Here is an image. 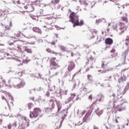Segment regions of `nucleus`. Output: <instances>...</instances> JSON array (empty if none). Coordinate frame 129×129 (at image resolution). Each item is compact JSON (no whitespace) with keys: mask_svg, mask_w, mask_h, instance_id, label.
I'll return each mask as SVG.
<instances>
[{"mask_svg":"<svg viewBox=\"0 0 129 129\" xmlns=\"http://www.w3.org/2000/svg\"><path fill=\"white\" fill-rule=\"evenodd\" d=\"M110 97H111L112 100H110L109 101V104H108V107H107L108 109H112V112L113 113L114 112V106L117 103V102H116L114 100V97H115V94L113 93L112 95H110Z\"/></svg>","mask_w":129,"mask_h":129,"instance_id":"obj_3","label":"nucleus"},{"mask_svg":"<svg viewBox=\"0 0 129 129\" xmlns=\"http://www.w3.org/2000/svg\"><path fill=\"white\" fill-rule=\"evenodd\" d=\"M55 101L57 107V112L58 113H60L61 112V108H62V104H61V103H60V101L55 100Z\"/></svg>","mask_w":129,"mask_h":129,"instance_id":"obj_20","label":"nucleus"},{"mask_svg":"<svg viewBox=\"0 0 129 129\" xmlns=\"http://www.w3.org/2000/svg\"><path fill=\"white\" fill-rule=\"evenodd\" d=\"M24 51H26L27 53H29V54H32V51L30 48H28V47H25Z\"/></svg>","mask_w":129,"mask_h":129,"instance_id":"obj_30","label":"nucleus"},{"mask_svg":"<svg viewBox=\"0 0 129 129\" xmlns=\"http://www.w3.org/2000/svg\"><path fill=\"white\" fill-rule=\"evenodd\" d=\"M118 28V25H116L115 26L114 25L113 26V29L114 30V31H116V32H117Z\"/></svg>","mask_w":129,"mask_h":129,"instance_id":"obj_41","label":"nucleus"},{"mask_svg":"<svg viewBox=\"0 0 129 129\" xmlns=\"http://www.w3.org/2000/svg\"><path fill=\"white\" fill-rule=\"evenodd\" d=\"M56 42H57V41L55 40V41H52V42H50V44H51V45H55Z\"/></svg>","mask_w":129,"mask_h":129,"instance_id":"obj_55","label":"nucleus"},{"mask_svg":"<svg viewBox=\"0 0 129 129\" xmlns=\"http://www.w3.org/2000/svg\"><path fill=\"white\" fill-rule=\"evenodd\" d=\"M41 110L40 108H35L33 110V111H30V114H29V117L30 118H32L33 119H35L36 118V120H35L37 121L39 119V118H38V116L40 115V113L41 112Z\"/></svg>","mask_w":129,"mask_h":129,"instance_id":"obj_2","label":"nucleus"},{"mask_svg":"<svg viewBox=\"0 0 129 129\" xmlns=\"http://www.w3.org/2000/svg\"><path fill=\"white\" fill-rule=\"evenodd\" d=\"M102 41V37L99 36L97 37V41L95 42V44H97Z\"/></svg>","mask_w":129,"mask_h":129,"instance_id":"obj_27","label":"nucleus"},{"mask_svg":"<svg viewBox=\"0 0 129 129\" xmlns=\"http://www.w3.org/2000/svg\"><path fill=\"white\" fill-rule=\"evenodd\" d=\"M12 125L11 123H9L8 125H7V127L8 129H12Z\"/></svg>","mask_w":129,"mask_h":129,"instance_id":"obj_49","label":"nucleus"},{"mask_svg":"<svg viewBox=\"0 0 129 129\" xmlns=\"http://www.w3.org/2000/svg\"><path fill=\"white\" fill-rule=\"evenodd\" d=\"M119 26L120 27L119 28V30H122L123 28H124V23L122 22H120L119 23Z\"/></svg>","mask_w":129,"mask_h":129,"instance_id":"obj_33","label":"nucleus"},{"mask_svg":"<svg viewBox=\"0 0 129 129\" xmlns=\"http://www.w3.org/2000/svg\"><path fill=\"white\" fill-rule=\"evenodd\" d=\"M88 99H90V100H92V94H91V95H90L89 96Z\"/></svg>","mask_w":129,"mask_h":129,"instance_id":"obj_59","label":"nucleus"},{"mask_svg":"<svg viewBox=\"0 0 129 129\" xmlns=\"http://www.w3.org/2000/svg\"><path fill=\"white\" fill-rule=\"evenodd\" d=\"M81 124H82V122L80 123V121H79V122H78L77 123L75 124V125H81Z\"/></svg>","mask_w":129,"mask_h":129,"instance_id":"obj_62","label":"nucleus"},{"mask_svg":"<svg viewBox=\"0 0 129 129\" xmlns=\"http://www.w3.org/2000/svg\"><path fill=\"white\" fill-rule=\"evenodd\" d=\"M44 111L46 113H49V112H51L52 110L49 109V107L45 108Z\"/></svg>","mask_w":129,"mask_h":129,"instance_id":"obj_31","label":"nucleus"},{"mask_svg":"<svg viewBox=\"0 0 129 129\" xmlns=\"http://www.w3.org/2000/svg\"><path fill=\"white\" fill-rule=\"evenodd\" d=\"M103 99H104V96L103 94L100 93L97 96V101H99V102H102L103 101Z\"/></svg>","mask_w":129,"mask_h":129,"instance_id":"obj_18","label":"nucleus"},{"mask_svg":"<svg viewBox=\"0 0 129 129\" xmlns=\"http://www.w3.org/2000/svg\"><path fill=\"white\" fill-rule=\"evenodd\" d=\"M129 89V82L127 83L126 87L124 88L125 91L128 90Z\"/></svg>","mask_w":129,"mask_h":129,"instance_id":"obj_46","label":"nucleus"},{"mask_svg":"<svg viewBox=\"0 0 129 129\" xmlns=\"http://www.w3.org/2000/svg\"><path fill=\"white\" fill-rule=\"evenodd\" d=\"M59 75V72L52 71L51 72V71H48V75L50 76V78L52 77H55V76H57V75Z\"/></svg>","mask_w":129,"mask_h":129,"instance_id":"obj_17","label":"nucleus"},{"mask_svg":"<svg viewBox=\"0 0 129 129\" xmlns=\"http://www.w3.org/2000/svg\"><path fill=\"white\" fill-rule=\"evenodd\" d=\"M67 115L66 114H64L63 116L61 117V120L59 122V121H57L55 123V128L54 129H59L60 127H61V125H62V122H63V120L65 119V117Z\"/></svg>","mask_w":129,"mask_h":129,"instance_id":"obj_11","label":"nucleus"},{"mask_svg":"<svg viewBox=\"0 0 129 129\" xmlns=\"http://www.w3.org/2000/svg\"><path fill=\"white\" fill-rule=\"evenodd\" d=\"M125 40L126 42H125V45L127 49L124 51V53L122 55V58H123L124 61H125V58H126V55L128 54L129 52V36H127Z\"/></svg>","mask_w":129,"mask_h":129,"instance_id":"obj_8","label":"nucleus"},{"mask_svg":"<svg viewBox=\"0 0 129 129\" xmlns=\"http://www.w3.org/2000/svg\"><path fill=\"white\" fill-rule=\"evenodd\" d=\"M7 95L9 97V100H7V99L5 98V96H2V99H5L6 101L7 102V103L8 105L9 108L10 110H11V106H10V104H9V102H10L12 105H14L13 101H14V98L13 97V96H12V94L10 93H7Z\"/></svg>","mask_w":129,"mask_h":129,"instance_id":"obj_7","label":"nucleus"},{"mask_svg":"<svg viewBox=\"0 0 129 129\" xmlns=\"http://www.w3.org/2000/svg\"><path fill=\"white\" fill-rule=\"evenodd\" d=\"M118 119H119V117H116L115 119V122H116V123H118Z\"/></svg>","mask_w":129,"mask_h":129,"instance_id":"obj_52","label":"nucleus"},{"mask_svg":"<svg viewBox=\"0 0 129 129\" xmlns=\"http://www.w3.org/2000/svg\"><path fill=\"white\" fill-rule=\"evenodd\" d=\"M58 47L60 48V49H61L62 51H65V47L64 46L59 45H58Z\"/></svg>","mask_w":129,"mask_h":129,"instance_id":"obj_43","label":"nucleus"},{"mask_svg":"<svg viewBox=\"0 0 129 129\" xmlns=\"http://www.w3.org/2000/svg\"><path fill=\"white\" fill-rule=\"evenodd\" d=\"M32 30L33 32H35V33H39V34H41V33H42V31L41 30V29H40V28L38 27H33Z\"/></svg>","mask_w":129,"mask_h":129,"instance_id":"obj_26","label":"nucleus"},{"mask_svg":"<svg viewBox=\"0 0 129 129\" xmlns=\"http://www.w3.org/2000/svg\"><path fill=\"white\" fill-rule=\"evenodd\" d=\"M97 30L95 29H93L92 31H90L88 34V38L89 40H91V39H93L95 36L94 35H97Z\"/></svg>","mask_w":129,"mask_h":129,"instance_id":"obj_13","label":"nucleus"},{"mask_svg":"<svg viewBox=\"0 0 129 129\" xmlns=\"http://www.w3.org/2000/svg\"><path fill=\"white\" fill-rule=\"evenodd\" d=\"M59 0H52L51 3L54 5H56V4H59Z\"/></svg>","mask_w":129,"mask_h":129,"instance_id":"obj_40","label":"nucleus"},{"mask_svg":"<svg viewBox=\"0 0 129 129\" xmlns=\"http://www.w3.org/2000/svg\"><path fill=\"white\" fill-rule=\"evenodd\" d=\"M103 20H104V19L102 18V19H100L98 20H96V24H99L100 23H101V22H102Z\"/></svg>","mask_w":129,"mask_h":129,"instance_id":"obj_39","label":"nucleus"},{"mask_svg":"<svg viewBox=\"0 0 129 129\" xmlns=\"http://www.w3.org/2000/svg\"><path fill=\"white\" fill-rule=\"evenodd\" d=\"M4 13H6V11L0 9V18L3 16V13L4 14Z\"/></svg>","mask_w":129,"mask_h":129,"instance_id":"obj_44","label":"nucleus"},{"mask_svg":"<svg viewBox=\"0 0 129 129\" xmlns=\"http://www.w3.org/2000/svg\"><path fill=\"white\" fill-rule=\"evenodd\" d=\"M50 67L51 70H56L59 67L58 63L56 62V58L53 57L50 59Z\"/></svg>","mask_w":129,"mask_h":129,"instance_id":"obj_9","label":"nucleus"},{"mask_svg":"<svg viewBox=\"0 0 129 129\" xmlns=\"http://www.w3.org/2000/svg\"><path fill=\"white\" fill-rule=\"evenodd\" d=\"M96 4V3H95V2H92L91 3V8H93L94 7V6H95V4Z\"/></svg>","mask_w":129,"mask_h":129,"instance_id":"obj_56","label":"nucleus"},{"mask_svg":"<svg viewBox=\"0 0 129 129\" xmlns=\"http://www.w3.org/2000/svg\"><path fill=\"white\" fill-rule=\"evenodd\" d=\"M49 108L51 110L55 108V103H54V99H51L49 101Z\"/></svg>","mask_w":129,"mask_h":129,"instance_id":"obj_19","label":"nucleus"},{"mask_svg":"<svg viewBox=\"0 0 129 129\" xmlns=\"http://www.w3.org/2000/svg\"><path fill=\"white\" fill-rule=\"evenodd\" d=\"M80 95H85V94H86L87 93V89H86V88H81L80 89Z\"/></svg>","mask_w":129,"mask_h":129,"instance_id":"obj_23","label":"nucleus"},{"mask_svg":"<svg viewBox=\"0 0 129 129\" xmlns=\"http://www.w3.org/2000/svg\"><path fill=\"white\" fill-rule=\"evenodd\" d=\"M125 90L122 88H119L117 91V97L119 99V98H121L122 95L125 93Z\"/></svg>","mask_w":129,"mask_h":129,"instance_id":"obj_12","label":"nucleus"},{"mask_svg":"<svg viewBox=\"0 0 129 129\" xmlns=\"http://www.w3.org/2000/svg\"><path fill=\"white\" fill-rule=\"evenodd\" d=\"M79 99H80V98H79V94H78L77 96V98L75 100L73 101V102H74V101H76V100H79Z\"/></svg>","mask_w":129,"mask_h":129,"instance_id":"obj_54","label":"nucleus"},{"mask_svg":"<svg viewBox=\"0 0 129 129\" xmlns=\"http://www.w3.org/2000/svg\"><path fill=\"white\" fill-rule=\"evenodd\" d=\"M13 27V22H12V21H10L9 25H5L4 27V30H11V28Z\"/></svg>","mask_w":129,"mask_h":129,"instance_id":"obj_24","label":"nucleus"},{"mask_svg":"<svg viewBox=\"0 0 129 129\" xmlns=\"http://www.w3.org/2000/svg\"><path fill=\"white\" fill-rule=\"evenodd\" d=\"M75 67V64H74V62L73 61H70L68 62V70L69 72L72 71L74 69V68Z\"/></svg>","mask_w":129,"mask_h":129,"instance_id":"obj_16","label":"nucleus"},{"mask_svg":"<svg viewBox=\"0 0 129 129\" xmlns=\"http://www.w3.org/2000/svg\"><path fill=\"white\" fill-rule=\"evenodd\" d=\"M12 125L13 127H17V122L15 121L12 124Z\"/></svg>","mask_w":129,"mask_h":129,"instance_id":"obj_47","label":"nucleus"},{"mask_svg":"<svg viewBox=\"0 0 129 129\" xmlns=\"http://www.w3.org/2000/svg\"><path fill=\"white\" fill-rule=\"evenodd\" d=\"M22 119H23V122L21 125L18 127V129H26V127L29 126V123L30 122L29 119H27L25 116H23Z\"/></svg>","mask_w":129,"mask_h":129,"instance_id":"obj_5","label":"nucleus"},{"mask_svg":"<svg viewBox=\"0 0 129 129\" xmlns=\"http://www.w3.org/2000/svg\"><path fill=\"white\" fill-rule=\"evenodd\" d=\"M111 78H112V77H111V76H109V77H107V79H105V80H104V81H111Z\"/></svg>","mask_w":129,"mask_h":129,"instance_id":"obj_42","label":"nucleus"},{"mask_svg":"<svg viewBox=\"0 0 129 129\" xmlns=\"http://www.w3.org/2000/svg\"><path fill=\"white\" fill-rule=\"evenodd\" d=\"M113 43V40L110 38H107L105 39V44L106 45H112Z\"/></svg>","mask_w":129,"mask_h":129,"instance_id":"obj_21","label":"nucleus"},{"mask_svg":"<svg viewBox=\"0 0 129 129\" xmlns=\"http://www.w3.org/2000/svg\"><path fill=\"white\" fill-rule=\"evenodd\" d=\"M41 74L40 73H36L35 74L34 78H36L37 79H39L41 78Z\"/></svg>","mask_w":129,"mask_h":129,"instance_id":"obj_29","label":"nucleus"},{"mask_svg":"<svg viewBox=\"0 0 129 129\" xmlns=\"http://www.w3.org/2000/svg\"><path fill=\"white\" fill-rule=\"evenodd\" d=\"M20 34H17L16 37H12V38L14 39H17V38H20Z\"/></svg>","mask_w":129,"mask_h":129,"instance_id":"obj_57","label":"nucleus"},{"mask_svg":"<svg viewBox=\"0 0 129 129\" xmlns=\"http://www.w3.org/2000/svg\"><path fill=\"white\" fill-rule=\"evenodd\" d=\"M84 46L85 47V48H89V45H88V44H84Z\"/></svg>","mask_w":129,"mask_h":129,"instance_id":"obj_64","label":"nucleus"},{"mask_svg":"<svg viewBox=\"0 0 129 129\" xmlns=\"http://www.w3.org/2000/svg\"><path fill=\"white\" fill-rule=\"evenodd\" d=\"M70 21L73 24L74 28L75 27L81 26L84 25V21L83 20L79 22V16H76V13L72 12L69 16Z\"/></svg>","mask_w":129,"mask_h":129,"instance_id":"obj_1","label":"nucleus"},{"mask_svg":"<svg viewBox=\"0 0 129 129\" xmlns=\"http://www.w3.org/2000/svg\"><path fill=\"white\" fill-rule=\"evenodd\" d=\"M7 56H11V55L10 54V53H4V57H7Z\"/></svg>","mask_w":129,"mask_h":129,"instance_id":"obj_60","label":"nucleus"},{"mask_svg":"<svg viewBox=\"0 0 129 129\" xmlns=\"http://www.w3.org/2000/svg\"><path fill=\"white\" fill-rule=\"evenodd\" d=\"M23 72H17V73H16L15 74L17 76H18L19 78V77H21L22 76Z\"/></svg>","mask_w":129,"mask_h":129,"instance_id":"obj_36","label":"nucleus"},{"mask_svg":"<svg viewBox=\"0 0 129 129\" xmlns=\"http://www.w3.org/2000/svg\"><path fill=\"white\" fill-rule=\"evenodd\" d=\"M122 21H124V22H127V18L125 17H123L122 18Z\"/></svg>","mask_w":129,"mask_h":129,"instance_id":"obj_53","label":"nucleus"},{"mask_svg":"<svg viewBox=\"0 0 129 129\" xmlns=\"http://www.w3.org/2000/svg\"><path fill=\"white\" fill-rule=\"evenodd\" d=\"M25 84L26 83H25V81L21 80L19 84H17V85H13V87L14 88H16V89H20V88H22V87H24Z\"/></svg>","mask_w":129,"mask_h":129,"instance_id":"obj_14","label":"nucleus"},{"mask_svg":"<svg viewBox=\"0 0 129 129\" xmlns=\"http://www.w3.org/2000/svg\"><path fill=\"white\" fill-rule=\"evenodd\" d=\"M122 103H120L119 105L116 106V108H114V109L115 111H114V113H116L117 110L118 111H122V110H124L125 109V106L123 104L125 102V99L121 100Z\"/></svg>","mask_w":129,"mask_h":129,"instance_id":"obj_6","label":"nucleus"},{"mask_svg":"<svg viewBox=\"0 0 129 129\" xmlns=\"http://www.w3.org/2000/svg\"><path fill=\"white\" fill-rule=\"evenodd\" d=\"M68 92V90H60V92L59 93L60 94H65L67 95V92Z\"/></svg>","mask_w":129,"mask_h":129,"instance_id":"obj_34","label":"nucleus"},{"mask_svg":"<svg viewBox=\"0 0 129 129\" xmlns=\"http://www.w3.org/2000/svg\"><path fill=\"white\" fill-rule=\"evenodd\" d=\"M40 126L42 128V129H45L46 127V126L45 125H41Z\"/></svg>","mask_w":129,"mask_h":129,"instance_id":"obj_61","label":"nucleus"},{"mask_svg":"<svg viewBox=\"0 0 129 129\" xmlns=\"http://www.w3.org/2000/svg\"><path fill=\"white\" fill-rule=\"evenodd\" d=\"M22 62L24 64H28V63H29V60H28V59H25V60H23Z\"/></svg>","mask_w":129,"mask_h":129,"instance_id":"obj_50","label":"nucleus"},{"mask_svg":"<svg viewBox=\"0 0 129 129\" xmlns=\"http://www.w3.org/2000/svg\"><path fill=\"white\" fill-rule=\"evenodd\" d=\"M110 2H112V3H114V4H116L117 2H118V0H109Z\"/></svg>","mask_w":129,"mask_h":129,"instance_id":"obj_58","label":"nucleus"},{"mask_svg":"<svg viewBox=\"0 0 129 129\" xmlns=\"http://www.w3.org/2000/svg\"><path fill=\"white\" fill-rule=\"evenodd\" d=\"M92 110H93V107L92 106L90 107V110H89L88 112L86 114L85 116L83 118V120L84 122H89L90 119L89 117L90 116V114L91 112H92Z\"/></svg>","mask_w":129,"mask_h":129,"instance_id":"obj_10","label":"nucleus"},{"mask_svg":"<svg viewBox=\"0 0 129 129\" xmlns=\"http://www.w3.org/2000/svg\"><path fill=\"white\" fill-rule=\"evenodd\" d=\"M88 79L89 80V81H92V77L90 75H88L87 76Z\"/></svg>","mask_w":129,"mask_h":129,"instance_id":"obj_45","label":"nucleus"},{"mask_svg":"<svg viewBox=\"0 0 129 129\" xmlns=\"http://www.w3.org/2000/svg\"><path fill=\"white\" fill-rule=\"evenodd\" d=\"M27 106L28 109H31V108H32V106H33V103H29L27 104Z\"/></svg>","mask_w":129,"mask_h":129,"instance_id":"obj_38","label":"nucleus"},{"mask_svg":"<svg viewBox=\"0 0 129 129\" xmlns=\"http://www.w3.org/2000/svg\"><path fill=\"white\" fill-rule=\"evenodd\" d=\"M95 112L98 116H100V115H101L103 113V110H101L99 109V107H98L97 109H95Z\"/></svg>","mask_w":129,"mask_h":129,"instance_id":"obj_22","label":"nucleus"},{"mask_svg":"<svg viewBox=\"0 0 129 129\" xmlns=\"http://www.w3.org/2000/svg\"><path fill=\"white\" fill-rule=\"evenodd\" d=\"M121 74H123V76L121 77L120 78L118 79L119 83L123 82V81L126 80V76H129V68L127 70H123L122 71Z\"/></svg>","mask_w":129,"mask_h":129,"instance_id":"obj_4","label":"nucleus"},{"mask_svg":"<svg viewBox=\"0 0 129 129\" xmlns=\"http://www.w3.org/2000/svg\"><path fill=\"white\" fill-rule=\"evenodd\" d=\"M54 90L55 91H54L53 93L58 94L60 93L61 89L60 90V89H58V88H56V87H55Z\"/></svg>","mask_w":129,"mask_h":129,"instance_id":"obj_35","label":"nucleus"},{"mask_svg":"<svg viewBox=\"0 0 129 129\" xmlns=\"http://www.w3.org/2000/svg\"><path fill=\"white\" fill-rule=\"evenodd\" d=\"M87 59H88V61H87L86 62V65H87V64L89 63V60H90L91 61H92L93 60V57H92V56L90 55V56L88 57V56H87Z\"/></svg>","mask_w":129,"mask_h":129,"instance_id":"obj_28","label":"nucleus"},{"mask_svg":"<svg viewBox=\"0 0 129 129\" xmlns=\"http://www.w3.org/2000/svg\"><path fill=\"white\" fill-rule=\"evenodd\" d=\"M24 8L25 10H28L29 8H31L32 10L30 12H33V11L35 10V8H34V7H33V5L32 4H30V5L27 4L26 6H25Z\"/></svg>","mask_w":129,"mask_h":129,"instance_id":"obj_25","label":"nucleus"},{"mask_svg":"<svg viewBox=\"0 0 129 129\" xmlns=\"http://www.w3.org/2000/svg\"><path fill=\"white\" fill-rule=\"evenodd\" d=\"M48 89H49V90L51 91L52 93H54V91H55V86H53L51 87H48Z\"/></svg>","mask_w":129,"mask_h":129,"instance_id":"obj_32","label":"nucleus"},{"mask_svg":"<svg viewBox=\"0 0 129 129\" xmlns=\"http://www.w3.org/2000/svg\"><path fill=\"white\" fill-rule=\"evenodd\" d=\"M46 51L48 52V53H54L53 51L51 50L50 48H46Z\"/></svg>","mask_w":129,"mask_h":129,"instance_id":"obj_48","label":"nucleus"},{"mask_svg":"<svg viewBox=\"0 0 129 129\" xmlns=\"http://www.w3.org/2000/svg\"><path fill=\"white\" fill-rule=\"evenodd\" d=\"M71 96L69 97L65 101L66 104H67V103H69L71 101H73L74 100V98L75 96H76V94L75 93H71L70 94Z\"/></svg>","mask_w":129,"mask_h":129,"instance_id":"obj_15","label":"nucleus"},{"mask_svg":"<svg viewBox=\"0 0 129 129\" xmlns=\"http://www.w3.org/2000/svg\"><path fill=\"white\" fill-rule=\"evenodd\" d=\"M67 76H69L70 77L71 75H70V72H69V71H67L66 72H65V74H64V77H66Z\"/></svg>","mask_w":129,"mask_h":129,"instance_id":"obj_37","label":"nucleus"},{"mask_svg":"<svg viewBox=\"0 0 129 129\" xmlns=\"http://www.w3.org/2000/svg\"><path fill=\"white\" fill-rule=\"evenodd\" d=\"M102 68H104V61H102V64H101Z\"/></svg>","mask_w":129,"mask_h":129,"instance_id":"obj_63","label":"nucleus"},{"mask_svg":"<svg viewBox=\"0 0 129 129\" xmlns=\"http://www.w3.org/2000/svg\"><path fill=\"white\" fill-rule=\"evenodd\" d=\"M38 99V100H42V101H43V102H45V101H46V99H42V97L41 96H39Z\"/></svg>","mask_w":129,"mask_h":129,"instance_id":"obj_51","label":"nucleus"}]
</instances>
